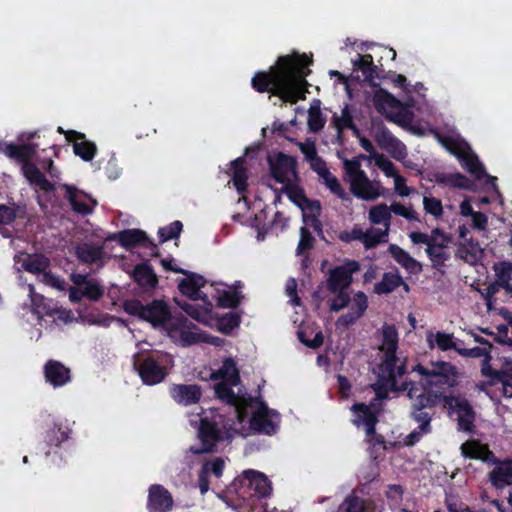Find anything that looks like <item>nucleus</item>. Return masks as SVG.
<instances>
[{"label": "nucleus", "mask_w": 512, "mask_h": 512, "mask_svg": "<svg viewBox=\"0 0 512 512\" xmlns=\"http://www.w3.org/2000/svg\"><path fill=\"white\" fill-rule=\"evenodd\" d=\"M398 362L399 358L397 357L396 352H384V358L380 365V369L386 374V381L389 384V390L392 392H405L407 398L409 389L412 387L419 388L421 391H426L420 382L405 380L398 384V381L394 380V373Z\"/></svg>", "instance_id": "nucleus-13"}, {"label": "nucleus", "mask_w": 512, "mask_h": 512, "mask_svg": "<svg viewBox=\"0 0 512 512\" xmlns=\"http://www.w3.org/2000/svg\"><path fill=\"white\" fill-rule=\"evenodd\" d=\"M312 63L305 54L296 52L279 56L267 71H257L251 79L252 88L258 93H270L284 103L296 104L308 92L306 77Z\"/></svg>", "instance_id": "nucleus-1"}, {"label": "nucleus", "mask_w": 512, "mask_h": 512, "mask_svg": "<svg viewBox=\"0 0 512 512\" xmlns=\"http://www.w3.org/2000/svg\"><path fill=\"white\" fill-rule=\"evenodd\" d=\"M388 252L394 260L410 273H419L422 271V265L414 259L407 251L396 244H390Z\"/></svg>", "instance_id": "nucleus-35"}, {"label": "nucleus", "mask_w": 512, "mask_h": 512, "mask_svg": "<svg viewBox=\"0 0 512 512\" xmlns=\"http://www.w3.org/2000/svg\"><path fill=\"white\" fill-rule=\"evenodd\" d=\"M232 386L233 385H230L228 382L221 381L214 386L215 394L223 403L234 407L238 422L243 423L248 417V408H250L254 402L258 401V399L250 396H237Z\"/></svg>", "instance_id": "nucleus-10"}, {"label": "nucleus", "mask_w": 512, "mask_h": 512, "mask_svg": "<svg viewBox=\"0 0 512 512\" xmlns=\"http://www.w3.org/2000/svg\"><path fill=\"white\" fill-rule=\"evenodd\" d=\"M461 455L464 458L481 460L488 464H498L499 459L489 449L488 445L482 444L479 440L470 439L460 446Z\"/></svg>", "instance_id": "nucleus-24"}, {"label": "nucleus", "mask_w": 512, "mask_h": 512, "mask_svg": "<svg viewBox=\"0 0 512 512\" xmlns=\"http://www.w3.org/2000/svg\"><path fill=\"white\" fill-rule=\"evenodd\" d=\"M240 316L235 312H228L217 320L218 330L224 334H229L240 325Z\"/></svg>", "instance_id": "nucleus-55"}, {"label": "nucleus", "mask_w": 512, "mask_h": 512, "mask_svg": "<svg viewBox=\"0 0 512 512\" xmlns=\"http://www.w3.org/2000/svg\"><path fill=\"white\" fill-rule=\"evenodd\" d=\"M426 341L430 349L436 345L441 351H448L453 349L457 352V348H459L454 340V335L452 333H445L440 331L436 333L429 332L427 333Z\"/></svg>", "instance_id": "nucleus-39"}, {"label": "nucleus", "mask_w": 512, "mask_h": 512, "mask_svg": "<svg viewBox=\"0 0 512 512\" xmlns=\"http://www.w3.org/2000/svg\"><path fill=\"white\" fill-rule=\"evenodd\" d=\"M404 284L403 278L398 272H385L382 280L374 285V293L378 295L389 294Z\"/></svg>", "instance_id": "nucleus-42"}, {"label": "nucleus", "mask_w": 512, "mask_h": 512, "mask_svg": "<svg viewBox=\"0 0 512 512\" xmlns=\"http://www.w3.org/2000/svg\"><path fill=\"white\" fill-rule=\"evenodd\" d=\"M339 512H374V504L370 499H364L354 493L346 496L339 506Z\"/></svg>", "instance_id": "nucleus-37"}, {"label": "nucleus", "mask_w": 512, "mask_h": 512, "mask_svg": "<svg viewBox=\"0 0 512 512\" xmlns=\"http://www.w3.org/2000/svg\"><path fill=\"white\" fill-rule=\"evenodd\" d=\"M221 424V415L213 416L211 419L202 417L198 429V437L202 445L200 447L191 446L190 451L197 455L212 452L216 444L223 439L222 428L224 426Z\"/></svg>", "instance_id": "nucleus-7"}, {"label": "nucleus", "mask_w": 512, "mask_h": 512, "mask_svg": "<svg viewBox=\"0 0 512 512\" xmlns=\"http://www.w3.org/2000/svg\"><path fill=\"white\" fill-rule=\"evenodd\" d=\"M16 263H21V267L31 274H44L50 267V259L41 253H21L14 258Z\"/></svg>", "instance_id": "nucleus-27"}, {"label": "nucleus", "mask_w": 512, "mask_h": 512, "mask_svg": "<svg viewBox=\"0 0 512 512\" xmlns=\"http://www.w3.org/2000/svg\"><path fill=\"white\" fill-rule=\"evenodd\" d=\"M267 162L270 175L277 183L285 185L291 182L289 179L290 173L297 178V160L295 157L284 152H277L268 156Z\"/></svg>", "instance_id": "nucleus-12"}, {"label": "nucleus", "mask_w": 512, "mask_h": 512, "mask_svg": "<svg viewBox=\"0 0 512 512\" xmlns=\"http://www.w3.org/2000/svg\"><path fill=\"white\" fill-rule=\"evenodd\" d=\"M76 257L83 263L92 264L103 257V247L90 243H81L75 247Z\"/></svg>", "instance_id": "nucleus-41"}, {"label": "nucleus", "mask_w": 512, "mask_h": 512, "mask_svg": "<svg viewBox=\"0 0 512 512\" xmlns=\"http://www.w3.org/2000/svg\"><path fill=\"white\" fill-rule=\"evenodd\" d=\"M174 500L172 494L161 484H152L148 489V512H170Z\"/></svg>", "instance_id": "nucleus-20"}, {"label": "nucleus", "mask_w": 512, "mask_h": 512, "mask_svg": "<svg viewBox=\"0 0 512 512\" xmlns=\"http://www.w3.org/2000/svg\"><path fill=\"white\" fill-rule=\"evenodd\" d=\"M66 140L73 145V152L83 161H91L96 153L97 146L94 142L86 139V135L76 130H67Z\"/></svg>", "instance_id": "nucleus-23"}, {"label": "nucleus", "mask_w": 512, "mask_h": 512, "mask_svg": "<svg viewBox=\"0 0 512 512\" xmlns=\"http://www.w3.org/2000/svg\"><path fill=\"white\" fill-rule=\"evenodd\" d=\"M423 206L426 213L431 214L436 218L443 215L442 202L435 197H424Z\"/></svg>", "instance_id": "nucleus-64"}, {"label": "nucleus", "mask_w": 512, "mask_h": 512, "mask_svg": "<svg viewBox=\"0 0 512 512\" xmlns=\"http://www.w3.org/2000/svg\"><path fill=\"white\" fill-rule=\"evenodd\" d=\"M353 65L363 73L366 80L372 81L375 78H379L377 67L374 65L371 54H359L358 58L353 61Z\"/></svg>", "instance_id": "nucleus-46"}, {"label": "nucleus", "mask_w": 512, "mask_h": 512, "mask_svg": "<svg viewBox=\"0 0 512 512\" xmlns=\"http://www.w3.org/2000/svg\"><path fill=\"white\" fill-rule=\"evenodd\" d=\"M44 376L53 387H61L71 380V371L57 360H48L44 365Z\"/></svg>", "instance_id": "nucleus-29"}, {"label": "nucleus", "mask_w": 512, "mask_h": 512, "mask_svg": "<svg viewBox=\"0 0 512 512\" xmlns=\"http://www.w3.org/2000/svg\"><path fill=\"white\" fill-rule=\"evenodd\" d=\"M381 190H384L381 184L379 182L371 181L366 173L350 183L351 193L361 200H375L383 195Z\"/></svg>", "instance_id": "nucleus-22"}, {"label": "nucleus", "mask_w": 512, "mask_h": 512, "mask_svg": "<svg viewBox=\"0 0 512 512\" xmlns=\"http://www.w3.org/2000/svg\"><path fill=\"white\" fill-rule=\"evenodd\" d=\"M443 143L449 152L456 156L458 160H460L470 150V147L467 144H463L453 138H446Z\"/></svg>", "instance_id": "nucleus-63"}, {"label": "nucleus", "mask_w": 512, "mask_h": 512, "mask_svg": "<svg viewBox=\"0 0 512 512\" xmlns=\"http://www.w3.org/2000/svg\"><path fill=\"white\" fill-rule=\"evenodd\" d=\"M171 338L177 339L183 347L206 341L204 334L183 314L174 315L172 323L167 327Z\"/></svg>", "instance_id": "nucleus-9"}, {"label": "nucleus", "mask_w": 512, "mask_h": 512, "mask_svg": "<svg viewBox=\"0 0 512 512\" xmlns=\"http://www.w3.org/2000/svg\"><path fill=\"white\" fill-rule=\"evenodd\" d=\"M169 393L176 403L184 406L197 404L202 396V390L196 384H173Z\"/></svg>", "instance_id": "nucleus-25"}, {"label": "nucleus", "mask_w": 512, "mask_h": 512, "mask_svg": "<svg viewBox=\"0 0 512 512\" xmlns=\"http://www.w3.org/2000/svg\"><path fill=\"white\" fill-rule=\"evenodd\" d=\"M408 399L409 417L418 423V427L405 437L404 443L406 446H414L423 434L432 431L431 422L436 415V395L424 394L419 388L412 387L409 389Z\"/></svg>", "instance_id": "nucleus-2"}, {"label": "nucleus", "mask_w": 512, "mask_h": 512, "mask_svg": "<svg viewBox=\"0 0 512 512\" xmlns=\"http://www.w3.org/2000/svg\"><path fill=\"white\" fill-rule=\"evenodd\" d=\"M461 166L475 179L480 180L486 176L485 167L479 161L476 154L469 150L460 160Z\"/></svg>", "instance_id": "nucleus-44"}, {"label": "nucleus", "mask_w": 512, "mask_h": 512, "mask_svg": "<svg viewBox=\"0 0 512 512\" xmlns=\"http://www.w3.org/2000/svg\"><path fill=\"white\" fill-rule=\"evenodd\" d=\"M183 230V224L179 220H175L168 226L162 227L158 230V236L160 243L176 239L180 236Z\"/></svg>", "instance_id": "nucleus-58"}, {"label": "nucleus", "mask_w": 512, "mask_h": 512, "mask_svg": "<svg viewBox=\"0 0 512 512\" xmlns=\"http://www.w3.org/2000/svg\"><path fill=\"white\" fill-rule=\"evenodd\" d=\"M187 277L182 279L178 284L181 294L187 296L193 301L202 300L206 305L211 306L208 296L200 289L205 286L206 279L199 274L187 271Z\"/></svg>", "instance_id": "nucleus-21"}, {"label": "nucleus", "mask_w": 512, "mask_h": 512, "mask_svg": "<svg viewBox=\"0 0 512 512\" xmlns=\"http://www.w3.org/2000/svg\"><path fill=\"white\" fill-rule=\"evenodd\" d=\"M38 148L39 144L37 143L15 144L0 141V152L23 164V175L31 185L44 192L53 193L56 189L55 185L45 177L34 163L30 162Z\"/></svg>", "instance_id": "nucleus-3"}, {"label": "nucleus", "mask_w": 512, "mask_h": 512, "mask_svg": "<svg viewBox=\"0 0 512 512\" xmlns=\"http://www.w3.org/2000/svg\"><path fill=\"white\" fill-rule=\"evenodd\" d=\"M495 273V279L499 282V285L505 286L510 284L512 281V262L503 260L495 262L492 266Z\"/></svg>", "instance_id": "nucleus-51"}, {"label": "nucleus", "mask_w": 512, "mask_h": 512, "mask_svg": "<svg viewBox=\"0 0 512 512\" xmlns=\"http://www.w3.org/2000/svg\"><path fill=\"white\" fill-rule=\"evenodd\" d=\"M398 109L399 110L396 113H391L390 115H387V119L402 127H407L413 119V113L409 111L407 108H405L403 105Z\"/></svg>", "instance_id": "nucleus-61"}, {"label": "nucleus", "mask_w": 512, "mask_h": 512, "mask_svg": "<svg viewBox=\"0 0 512 512\" xmlns=\"http://www.w3.org/2000/svg\"><path fill=\"white\" fill-rule=\"evenodd\" d=\"M424 394L436 395V407L442 403L449 417H454L457 430L465 433L475 432L476 411L470 401L461 394H444L437 391H424Z\"/></svg>", "instance_id": "nucleus-4"}, {"label": "nucleus", "mask_w": 512, "mask_h": 512, "mask_svg": "<svg viewBox=\"0 0 512 512\" xmlns=\"http://www.w3.org/2000/svg\"><path fill=\"white\" fill-rule=\"evenodd\" d=\"M324 180L325 185L329 188L331 193L335 194L342 201H351L350 195L345 191V189L340 184L339 180L328 172V175L325 174L321 177Z\"/></svg>", "instance_id": "nucleus-56"}, {"label": "nucleus", "mask_w": 512, "mask_h": 512, "mask_svg": "<svg viewBox=\"0 0 512 512\" xmlns=\"http://www.w3.org/2000/svg\"><path fill=\"white\" fill-rule=\"evenodd\" d=\"M368 307V299L364 292L359 291L354 295L349 311L354 312L356 317H362Z\"/></svg>", "instance_id": "nucleus-62"}, {"label": "nucleus", "mask_w": 512, "mask_h": 512, "mask_svg": "<svg viewBox=\"0 0 512 512\" xmlns=\"http://www.w3.org/2000/svg\"><path fill=\"white\" fill-rule=\"evenodd\" d=\"M482 253L483 249L478 240L470 237L464 242L459 243L456 256L465 263L475 266L479 263Z\"/></svg>", "instance_id": "nucleus-30"}, {"label": "nucleus", "mask_w": 512, "mask_h": 512, "mask_svg": "<svg viewBox=\"0 0 512 512\" xmlns=\"http://www.w3.org/2000/svg\"><path fill=\"white\" fill-rule=\"evenodd\" d=\"M373 105L375 109L382 115H390L389 110L398 109L402 106V102L398 100L391 93L386 90L379 88L375 91L373 96Z\"/></svg>", "instance_id": "nucleus-32"}, {"label": "nucleus", "mask_w": 512, "mask_h": 512, "mask_svg": "<svg viewBox=\"0 0 512 512\" xmlns=\"http://www.w3.org/2000/svg\"><path fill=\"white\" fill-rule=\"evenodd\" d=\"M359 263L355 260L347 261L345 264L336 266L329 271L327 289L331 293L345 290L352 282V276L359 270Z\"/></svg>", "instance_id": "nucleus-15"}, {"label": "nucleus", "mask_w": 512, "mask_h": 512, "mask_svg": "<svg viewBox=\"0 0 512 512\" xmlns=\"http://www.w3.org/2000/svg\"><path fill=\"white\" fill-rule=\"evenodd\" d=\"M225 462L223 458L216 457L212 461H205L198 474V487L202 495L206 494L210 488L209 475L213 474L216 478L223 475Z\"/></svg>", "instance_id": "nucleus-28"}, {"label": "nucleus", "mask_w": 512, "mask_h": 512, "mask_svg": "<svg viewBox=\"0 0 512 512\" xmlns=\"http://www.w3.org/2000/svg\"><path fill=\"white\" fill-rule=\"evenodd\" d=\"M489 473V481L496 489H503L512 484V465L510 462H500Z\"/></svg>", "instance_id": "nucleus-33"}, {"label": "nucleus", "mask_w": 512, "mask_h": 512, "mask_svg": "<svg viewBox=\"0 0 512 512\" xmlns=\"http://www.w3.org/2000/svg\"><path fill=\"white\" fill-rule=\"evenodd\" d=\"M300 209L303 213V222L310 224L314 230L320 231L322 227L321 221L319 220L322 211L320 201L308 198Z\"/></svg>", "instance_id": "nucleus-38"}, {"label": "nucleus", "mask_w": 512, "mask_h": 512, "mask_svg": "<svg viewBox=\"0 0 512 512\" xmlns=\"http://www.w3.org/2000/svg\"><path fill=\"white\" fill-rule=\"evenodd\" d=\"M409 238L414 244H425L427 246L425 251L434 268L439 269L443 267L445 262L449 260L450 255L446 251L448 243L444 241L437 242L433 237H429L428 234L417 231L411 232Z\"/></svg>", "instance_id": "nucleus-11"}, {"label": "nucleus", "mask_w": 512, "mask_h": 512, "mask_svg": "<svg viewBox=\"0 0 512 512\" xmlns=\"http://www.w3.org/2000/svg\"><path fill=\"white\" fill-rule=\"evenodd\" d=\"M491 355H487L483 360L481 364V374L491 379L492 383H502L504 386L508 384L507 382V376L508 372L506 370H495L491 366Z\"/></svg>", "instance_id": "nucleus-47"}, {"label": "nucleus", "mask_w": 512, "mask_h": 512, "mask_svg": "<svg viewBox=\"0 0 512 512\" xmlns=\"http://www.w3.org/2000/svg\"><path fill=\"white\" fill-rule=\"evenodd\" d=\"M172 366V356L162 351H152L144 354L134 362V368L141 381L148 386L163 382L169 375Z\"/></svg>", "instance_id": "nucleus-5"}, {"label": "nucleus", "mask_w": 512, "mask_h": 512, "mask_svg": "<svg viewBox=\"0 0 512 512\" xmlns=\"http://www.w3.org/2000/svg\"><path fill=\"white\" fill-rule=\"evenodd\" d=\"M375 140L380 147L386 150H399L400 152L405 150L402 142L396 138L385 126L378 128L375 135Z\"/></svg>", "instance_id": "nucleus-43"}, {"label": "nucleus", "mask_w": 512, "mask_h": 512, "mask_svg": "<svg viewBox=\"0 0 512 512\" xmlns=\"http://www.w3.org/2000/svg\"><path fill=\"white\" fill-rule=\"evenodd\" d=\"M335 128L339 133L348 128L354 127L353 116L350 112L349 106L346 104L342 109L341 117H333Z\"/></svg>", "instance_id": "nucleus-60"}, {"label": "nucleus", "mask_w": 512, "mask_h": 512, "mask_svg": "<svg viewBox=\"0 0 512 512\" xmlns=\"http://www.w3.org/2000/svg\"><path fill=\"white\" fill-rule=\"evenodd\" d=\"M112 239H117L118 243L126 250L141 246L150 249L151 255L154 257L160 255L157 245L148 237L146 232L140 229H125L114 234Z\"/></svg>", "instance_id": "nucleus-16"}, {"label": "nucleus", "mask_w": 512, "mask_h": 512, "mask_svg": "<svg viewBox=\"0 0 512 512\" xmlns=\"http://www.w3.org/2000/svg\"><path fill=\"white\" fill-rule=\"evenodd\" d=\"M279 419L280 414L277 411L269 409L263 401H259V408L250 418V426L256 432L272 435L277 431Z\"/></svg>", "instance_id": "nucleus-14"}, {"label": "nucleus", "mask_w": 512, "mask_h": 512, "mask_svg": "<svg viewBox=\"0 0 512 512\" xmlns=\"http://www.w3.org/2000/svg\"><path fill=\"white\" fill-rule=\"evenodd\" d=\"M432 379L420 380L419 382L427 391H434L433 387L442 389L455 388L459 385L460 373L458 368L447 361L431 362Z\"/></svg>", "instance_id": "nucleus-8"}, {"label": "nucleus", "mask_w": 512, "mask_h": 512, "mask_svg": "<svg viewBox=\"0 0 512 512\" xmlns=\"http://www.w3.org/2000/svg\"><path fill=\"white\" fill-rule=\"evenodd\" d=\"M391 206L388 207L387 204L381 203L371 207L369 210V220L374 225L383 224L388 231L391 221Z\"/></svg>", "instance_id": "nucleus-45"}, {"label": "nucleus", "mask_w": 512, "mask_h": 512, "mask_svg": "<svg viewBox=\"0 0 512 512\" xmlns=\"http://www.w3.org/2000/svg\"><path fill=\"white\" fill-rule=\"evenodd\" d=\"M232 182L239 194H244L248 187V170L244 157H238L231 162Z\"/></svg>", "instance_id": "nucleus-36"}, {"label": "nucleus", "mask_w": 512, "mask_h": 512, "mask_svg": "<svg viewBox=\"0 0 512 512\" xmlns=\"http://www.w3.org/2000/svg\"><path fill=\"white\" fill-rule=\"evenodd\" d=\"M315 238L309 229L305 226L300 228V240L297 245V255H304L314 247Z\"/></svg>", "instance_id": "nucleus-59"}, {"label": "nucleus", "mask_w": 512, "mask_h": 512, "mask_svg": "<svg viewBox=\"0 0 512 512\" xmlns=\"http://www.w3.org/2000/svg\"><path fill=\"white\" fill-rule=\"evenodd\" d=\"M210 378L212 380L228 382L230 385H238L240 382V374L236 362L232 358H226L222 366L211 373Z\"/></svg>", "instance_id": "nucleus-34"}, {"label": "nucleus", "mask_w": 512, "mask_h": 512, "mask_svg": "<svg viewBox=\"0 0 512 512\" xmlns=\"http://www.w3.org/2000/svg\"><path fill=\"white\" fill-rule=\"evenodd\" d=\"M382 345L384 352H396L398 349V331L394 325L384 324L382 327Z\"/></svg>", "instance_id": "nucleus-49"}, {"label": "nucleus", "mask_w": 512, "mask_h": 512, "mask_svg": "<svg viewBox=\"0 0 512 512\" xmlns=\"http://www.w3.org/2000/svg\"><path fill=\"white\" fill-rule=\"evenodd\" d=\"M435 180L438 184L452 188L470 190L473 186L471 180L461 173H438Z\"/></svg>", "instance_id": "nucleus-40"}, {"label": "nucleus", "mask_w": 512, "mask_h": 512, "mask_svg": "<svg viewBox=\"0 0 512 512\" xmlns=\"http://www.w3.org/2000/svg\"><path fill=\"white\" fill-rule=\"evenodd\" d=\"M374 403L370 405L359 402L354 403L351 407L352 412L355 414V418L352 420L353 424L365 426L367 436H373L376 433V425L378 423L379 409H373Z\"/></svg>", "instance_id": "nucleus-19"}, {"label": "nucleus", "mask_w": 512, "mask_h": 512, "mask_svg": "<svg viewBox=\"0 0 512 512\" xmlns=\"http://www.w3.org/2000/svg\"><path fill=\"white\" fill-rule=\"evenodd\" d=\"M388 236L387 230H381L377 228H370L365 231L363 245L366 249L375 248L378 244L385 242Z\"/></svg>", "instance_id": "nucleus-54"}, {"label": "nucleus", "mask_w": 512, "mask_h": 512, "mask_svg": "<svg viewBox=\"0 0 512 512\" xmlns=\"http://www.w3.org/2000/svg\"><path fill=\"white\" fill-rule=\"evenodd\" d=\"M176 304L191 318L195 319L198 322H205L208 314L209 308L201 306L199 304H192L186 301L175 300Z\"/></svg>", "instance_id": "nucleus-50"}, {"label": "nucleus", "mask_w": 512, "mask_h": 512, "mask_svg": "<svg viewBox=\"0 0 512 512\" xmlns=\"http://www.w3.org/2000/svg\"><path fill=\"white\" fill-rule=\"evenodd\" d=\"M61 188L65 191L64 198L69 202L75 213L86 216L91 214L97 206L95 199L75 186L62 184Z\"/></svg>", "instance_id": "nucleus-17"}, {"label": "nucleus", "mask_w": 512, "mask_h": 512, "mask_svg": "<svg viewBox=\"0 0 512 512\" xmlns=\"http://www.w3.org/2000/svg\"><path fill=\"white\" fill-rule=\"evenodd\" d=\"M308 128L311 132H319L325 126L326 120L322 115L319 101L316 104H312L308 111Z\"/></svg>", "instance_id": "nucleus-52"}, {"label": "nucleus", "mask_w": 512, "mask_h": 512, "mask_svg": "<svg viewBox=\"0 0 512 512\" xmlns=\"http://www.w3.org/2000/svg\"><path fill=\"white\" fill-rule=\"evenodd\" d=\"M71 429L62 422H53V426L45 432L44 443L46 447L41 450L46 456L51 453V448H59L61 444L70 438Z\"/></svg>", "instance_id": "nucleus-26"}, {"label": "nucleus", "mask_w": 512, "mask_h": 512, "mask_svg": "<svg viewBox=\"0 0 512 512\" xmlns=\"http://www.w3.org/2000/svg\"><path fill=\"white\" fill-rule=\"evenodd\" d=\"M365 158V155L360 154L357 158H353L350 160L346 159L344 161V170L346 175L348 176L349 184L365 173V171L361 169L360 163V159Z\"/></svg>", "instance_id": "nucleus-57"}, {"label": "nucleus", "mask_w": 512, "mask_h": 512, "mask_svg": "<svg viewBox=\"0 0 512 512\" xmlns=\"http://www.w3.org/2000/svg\"><path fill=\"white\" fill-rule=\"evenodd\" d=\"M216 298V304L220 308H230L235 309L240 304L243 295L241 292L234 290H224L222 292H218Z\"/></svg>", "instance_id": "nucleus-48"}, {"label": "nucleus", "mask_w": 512, "mask_h": 512, "mask_svg": "<svg viewBox=\"0 0 512 512\" xmlns=\"http://www.w3.org/2000/svg\"><path fill=\"white\" fill-rule=\"evenodd\" d=\"M284 192L288 199L299 208H301L308 199L304 189L292 182L286 183L284 185Z\"/></svg>", "instance_id": "nucleus-53"}, {"label": "nucleus", "mask_w": 512, "mask_h": 512, "mask_svg": "<svg viewBox=\"0 0 512 512\" xmlns=\"http://www.w3.org/2000/svg\"><path fill=\"white\" fill-rule=\"evenodd\" d=\"M240 483L251 491V497L257 499L269 497L272 491L271 482L267 476L256 470H245L242 473Z\"/></svg>", "instance_id": "nucleus-18"}, {"label": "nucleus", "mask_w": 512, "mask_h": 512, "mask_svg": "<svg viewBox=\"0 0 512 512\" xmlns=\"http://www.w3.org/2000/svg\"><path fill=\"white\" fill-rule=\"evenodd\" d=\"M131 278L144 288L154 289L158 284L157 275L147 261L139 263L134 267Z\"/></svg>", "instance_id": "nucleus-31"}, {"label": "nucleus", "mask_w": 512, "mask_h": 512, "mask_svg": "<svg viewBox=\"0 0 512 512\" xmlns=\"http://www.w3.org/2000/svg\"><path fill=\"white\" fill-rule=\"evenodd\" d=\"M124 310L129 315L150 323L153 327H168L174 318L169 305L161 299H154L146 305L137 299L127 300L124 303Z\"/></svg>", "instance_id": "nucleus-6"}]
</instances>
